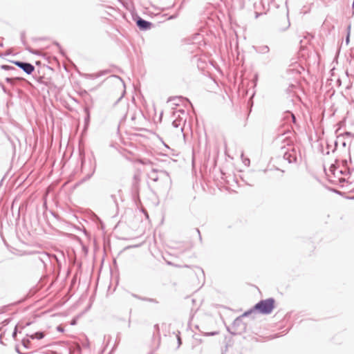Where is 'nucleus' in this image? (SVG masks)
<instances>
[{"mask_svg":"<svg viewBox=\"0 0 354 354\" xmlns=\"http://www.w3.org/2000/svg\"><path fill=\"white\" fill-rule=\"evenodd\" d=\"M345 134H346V136H351V132H348V131H347V132H346V133H345Z\"/></svg>","mask_w":354,"mask_h":354,"instance_id":"bb28decb","label":"nucleus"},{"mask_svg":"<svg viewBox=\"0 0 354 354\" xmlns=\"http://www.w3.org/2000/svg\"><path fill=\"white\" fill-rule=\"evenodd\" d=\"M352 8L353 10V14H354V0H353V4H352Z\"/></svg>","mask_w":354,"mask_h":354,"instance_id":"a878e982","label":"nucleus"},{"mask_svg":"<svg viewBox=\"0 0 354 354\" xmlns=\"http://www.w3.org/2000/svg\"><path fill=\"white\" fill-rule=\"evenodd\" d=\"M108 73L107 71H101L97 76L99 77V76H101V75H105Z\"/></svg>","mask_w":354,"mask_h":354,"instance_id":"6ab92c4d","label":"nucleus"},{"mask_svg":"<svg viewBox=\"0 0 354 354\" xmlns=\"http://www.w3.org/2000/svg\"><path fill=\"white\" fill-rule=\"evenodd\" d=\"M22 80H24V79L18 77H7L6 79V81L9 84H15V81Z\"/></svg>","mask_w":354,"mask_h":354,"instance_id":"1a4fd4ad","label":"nucleus"},{"mask_svg":"<svg viewBox=\"0 0 354 354\" xmlns=\"http://www.w3.org/2000/svg\"><path fill=\"white\" fill-rule=\"evenodd\" d=\"M260 15H261V13H259V12H255V18L257 19L259 17Z\"/></svg>","mask_w":354,"mask_h":354,"instance_id":"aec40b11","label":"nucleus"},{"mask_svg":"<svg viewBox=\"0 0 354 354\" xmlns=\"http://www.w3.org/2000/svg\"><path fill=\"white\" fill-rule=\"evenodd\" d=\"M252 313V310L245 312L241 317H237L233 322V327L238 328L236 331L232 332V334L241 333L242 331H245L246 328L245 324L243 322L242 317H247Z\"/></svg>","mask_w":354,"mask_h":354,"instance_id":"f03ea898","label":"nucleus"},{"mask_svg":"<svg viewBox=\"0 0 354 354\" xmlns=\"http://www.w3.org/2000/svg\"><path fill=\"white\" fill-rule=\"evenodd\" d=\"M27 336L32 339H41L44 337V333L43 332L39 331L31 335H27Z\"/></svg>","mask_w":354,"mask_h":354,"instance_id":"423d86ee","label":"nucleus"},{"mask_svg":"<svg viewBox=\"0 0 354 354\" xmlns=\"http://www.w3.org/2000/svg\"><path fill=\"white\" fill-rule=\"evenodd\" d=\"M75 324V321H73V322L71 323V324H72V325H73V324Z\"/></svg>","mask_w":354,"mask_h":354,"instance_id":"2f4dec72","label":"nucleus"},{"mask_svg":"<svg viewBox=\"0 0 354 354\" xmlns=\"http://www.w3.org/2000/svg\"><path fill=\"white\" fill-rule=\"evenodd\" d=\"M44 258H46V259H48V256H47V254H41V257H39V259L41 261H43V262L44 261Z\"/></svg>","mask_w":354,"mask_h":354,"instance_id":"dca6fc26","label":"nucleus"},{"mask_svg":"<svg viewBox=\"0 0 354 354\" xmlns=\"http://www.w3.org/2000/svg\"><path fill=\"white\" fill-rule=\"evenodd\" d=\"M291 117H292L293 121H295V115L292 113H291Z\"/></svg>","mask_w":354,"mask_h":354,"instance_id":"5701e85b","label":"nucleus"},{"mask_svg":"<svg viewBox=\"0 0 354 354\" xmlns=\"http://www.w3.org/2000/svg\"><path fill=\"white\" fill-rule=\"evenodd\" d=\"M3 43L0 42V47H3Z\"/></svg>","mask_w":354,"mask_h":354,"instance_id":"7c9ffc66","label":"nucleus"},{"mask_svg":"<svg viewBox=\"0 0 354 354\" xmlns=\"http://www.w3.org/2000/svg\"><path fill=\"white\" fill-rule=\"evenodd\" d=\"M196 231H197V232H198V234L199 235L200 239L201 240V236L200 230L198 229H196Z\"/></svg>","mask_w":354,"mask_h":354,"instance_id":"412c9836","label":"nucleus"},{"mask_svg":"<svg viewBox=\"0 0 354 354\" xmlns=\"http://www.w3.org/2000/svg\"><path fill=\"white\" fill-rule=\"evenodd\" d=\"M57 330L59 331H63V329L60 326L57 327Z\"/></svg>","mask_w":354,"mask_h":354,"instance_id":"393cba45","label":"nucleus"},{"mask_svg":"<svg viewBox=\"0 0 354 354\" xmlns=\"http://www.w3.org/2000/svg\"><path fill=\"white\" fill-rule=\"evenodd\" d=\"M50 354H61V353H59L56 351H51V353Z\"/></svg>","mask_w":354,"mask_h":354,"instance_id":"b1692460","label":"nucleus"},{"mask_svg":"<svg viewBox=\"0 0 354 354\" xmlns=\"http://www.w3.org/2000/svg\"><path fill=\"white\" fill-rule=\"evenodd\" d=\"M275 300L273 298H268L263 299L255 304L252 310V313L254 310H258L259 313L263 315H268L272 313L274 308Z\"/></svg>","mask_w":354,"mask_h":354,"instance_id":"f257e3e1","label":"nucleus"},{"mask_svg":"<svg viewBox=\"0 0 354 354\" xmlns=\"http://www.w3.org/2000/svg\"><path fill=\"white\" fill-rule=\"evenodd\" d=\"M180 121L178 120H175L172 122V125L175 128H178L180 126Z\"/></svg>","mask_w":354,"mask_h":354,"instance_id":"4468645a","label":"nucleus"},{"mask_svg":"<svg viewBox=\"0 0 354 354\" xmlns=\"http://www.w3.org/2000/svg\"><path fill=\"white\" fill-rule=\"evenodd\" d=\"M156 171L155 169H153L151 171V178L154 181L158 180V177L156 176Z\"/></svg>","mask_w":354,"mask_h":354,"instance_id":"ddd939ff","label":"nucleus"},{"mask_svg":"<svg viewBox=\"0 0 354 354\" xmlns=\"http://www.w3.org/2000/svg\"><path fill=\"white\" fill-rule=\"evenodd\" d=\"M3 55L0 53V57H2Z\"/></svg>","mask_w":354,"mask_h":354,"instance_id":"473e14b6","label":"nucleus"},{"mask_svg":"<svg viewBox=\"0 0 354 354\" xmlns=\"http://www.w3.org/2000/svg\"><path fill=\"white\" fill-rule=\"evenodd\" d=\"M350 28H351V26H349L348 27V32L347 36H346V39H345L346 44L347 45L348 44V43H349V41H350V32H349V31H350Z\"/></svg>","mask_w":354,"mask_h":354,"instance_id":"2eb2a0df","label":"nucleus"},{"mask_svg":"<svg viewBox=\"0 0 354 354\" xmlns=\"http://www.w3.org/2000/svg\"><path fill=\"white\" fill-rule=\"evenodd\" d=\"M178 342L179 344H180V343H181V341H180V337H178Z\"/></svg>","mask_w":354,"mask_h":354,"instance_id":"cd10ccee","label":"nucleus"},{"mask_svg":"<svg viewBox=\"0 0 354 354\" xmlns=\"http://www.w3.org/2000/svg\"><path fill=\"white\" fill-rule=\"evenodd\" d=\"M17 327H15V330H14V331H13V333H12V337H13L14 339H15V338H16V337H17Z\"/></svg>","mask_w":354,"mask_h":354,"instance_id":"f3484780","label":"nucleus"},{"mask_svg":"<svg viewBox=\"0 0 354 354\" xmlns=\"http://www.w3.org/2000/svg\"><path fill=\"white\" fill-rule=\"evenodd\" d=\"M270 49H269V47L268 46H260L258 48V49L257 50V51L259 53H261V54H266V53H268L269 52Z\"/></svg>","mask_w":354,"mask_h":354,"instance_id":"0eeeda50","label":"nucleus"},{"mask_svg":"<svg viewBox=\"0 0 354 354\" xmlns=\"http://www.w3.org/2000/svg\"><path fill=\"white\" fill-rule=\"evenodd\" d=\"M1 68L6 70V71H15V72H19L18 69H17L16 68L12 66H9V65H2L1 66Z\"/></svg>","mask_w":354,"mask_h":354,"instance_id":"9d476101","label":"nucleus"},{"mask_svg":"<svg viewBox=\"0 0 354 354\" xmlns=\"http://www.w3.org/2000/svg\"><path fill=\"white\" fill-rule=\"evenodd\" d=\"M15 350H16V351H17L19 354H24V353H23V352H21V351H20V349H19V346H16V347H15Z\"/></svg>","mask_w":354,"mask_h":354,"instance_id":"a211bd4d","label":"nucleus"},{"mask_svg":"<svg viewBox=\"0 0 354 354\" xmlns=\"http://www.w3.org/2000/svg\"><path fill=\"white\" fill-rule=\"evenodd\" d=\"M137 26L142 30H147L151 28V23L138 17L136 20Z\"/></svg>","mask_w":354,"mask_h":354,"instance_id":"20e7f679","label":"nucleus"},{"mask_svg":"<svg viewBox=\"0 0 354 354\" xmlns=\"http://www.w3.org/2000/svg\"><path fill=\"white\" fill-rule=\"evenodd\" d=\"M154 328H155L156 330H159V326H158V324H156V325L154 326Z\"/></svg>","mask_w":354,"mask_h":354,"instance_id":"4be33fe9","label":"nucleus"},{"mask_svg":"<svg viewBox=\"0 0 354 354\" xmlns=\"http://www.w3.org/2000/svg\"><path fill=\"white\" fill-rule=\"evenodd\" d=\"M283 158L285 160H287L289 163L295 162L297 160L295 155L290 152H286L283 155Z\"/></svg>","mask_w":354,"mask_h":354,"instance_id":"39448f33","label":"nucleus"},{"mask_svg":"<svg viewBox=\"0 0 354 354\" xmlns=\"http://www.w3.org/2000/svg\"><path fill=\"white\" fill-rule=\"evenodd\" d=\"M12 72H13L12 75H17V73H18V72H15V71H12Z\"/></svg>","mask_w":354,"mask_h":354,"instance_id":"c756f323","label":"nucleus"},{"mask_svg":"<svg viewBox=\"0 0 354 354\" xmlns=\"http://www.w3.org/2000/svg\"><path fill=\"white\" fill-rule=\"evenodd\" d=\"M84 162V158H82V165H83Z\"/></svg>","mask_w":354,"mask_h":354,"instance_id":"c85d7f7f","label":"nucleus"},{"mask_svg":"<svg viewBox=\"0 0 354 354\" xmlns=\"http://www.w3.org/2000/svg\"><path fill=\"white\" fill-rule=\"evenodd\" d=\"M140 174L139 173L135 174L133 176V186L136 187L137 185V184L140 181Z\"/></svg>","mask_w":354,"mask_h":354,"instance_id":"9b49d317","label":"nucleus"},{"mask_svg":"<svg viewBox=\"0 0 354 354\" xmlns=\"http://www.w3.org/2000/svg\"><path fill=\"white\" fill-rule=\"evenodd\" d=\"M22 345L24 346V348L28 349L30 348V340L28 339L24 338L21 341Z\"/></svg>","mask_w":354,"mask_h":354,"instance_id":"f8f14e48","label":"nucleus"},{"mask_svg":"<svg viewBox=\"0 0 354 354\" xmlns=\"http://www.w3.org/2000/svg\"><path fill=\"white\" fill-rule=\"evenodd\" d=\"M133 296L137 299H141V300H143V301H149V302H151V303H156L157 304L158 301L155 299H152V298H146V297H140L136 295H133Z\"/></svg>","mask_w":354,"mask_h":354,"instance_id":"6e6552de","label":"nucleus"},{"mask_svg":"<svg viewBox=\"0 0 354 354\" xmlns=\"http://www.w3.org/2000/svg\"><path fill=\"white\" fill-rule=\"evenodd\" d=\"M13 63L19 68L22 69L28 75H30L35 69V66L28 62L15 61Z\"/></svg>","mask_w":354,"mask_h":354,"instance_id":"7ed1b4c3","label":"nucleus"}]
</instances>
